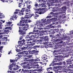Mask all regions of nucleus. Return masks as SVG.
Masks as SVG:
<instances>
[{"instance_id": "1", "label": "nucleus", "mask_w": 73, "mask_h": 73, "mask_svg": "<svg viewBox=\"0 0 73 73\" xmlns=\"http://www.w3.org/2000/svg\"><path fill=\"white\" fill-rule=\"evenodd\" d=\"M26 51H24L23 52H19L18 53L17 56L18 57H19L20 58H21L23 56V57H26L25 59V61H27L28 62H34V61H39V58L37 57H36V58L35 59H28L29 58H31V57H32V55H28L26 54Z\"/></svg>"}, {"instance_id": "2", "label": "nucleus", "mask_w": 73, "mask_h": 73, "mask_svg": "<svg viewBox=\"0 0 73 73\" xmlns=\"http://www.w3.org/2000/svg\"><path fill=\"white\" fill-rule=\"evenodd\" d=\"M66 7L65 6L61 8H60L58 10L59 12L55 13H53L52 12H51L50 14V16H47L46 18H52V17L54 16L56 17H58V15L60 14H62V16H65L66 15Z\"/></svg>"}, {"instance_id": "3", "label": "nucleus", "mask_w": 73, "mask_h": 73, "mask_svg": "<svg viewBox=\"0 0 73 73\" xmlns=\"http://www.w3.org/2000/svg\"><path fill=\"white\" fill-rule=\"evenodd\" d=\"M24 19V17H22L21 18L22 21H20V27H19V29H23V28H24V29H26L25 28H28V27H29V25L28 23L22 24L24 23H25V21H27V20L25 19Z\"/></svg>"}, {"instance_id": "4", "label": "nucleus", "mask_w": 73, "mask_h": 73, "mask_svg": "<svg viewBox=\"0 0 73 73\" xmlns=\"http://www.w3.org/2000/svg\"><path fill=\"white\" fill-rule=\"evenodd\" d=\"M39 35L38 34H37L36 32H30L28 35H27L26 37L27 38H30L31 40H33L34 38L39 37Z\"/></svg>"}, {"instance_id": "5", "label": "nucleus", "mask_w": 73, "mask_h": 73, "mask_svg": "<svg viewBox=\"0 0 73 73\" xmlns=\"http://www.w3.org/2000/svg\"><path fill=\"white\" fill-rule=\"evenodd\" d=\"M23 12H25L26 15H29V13H31V10L27 9V8L23 7L22 8V10L20 11V12H19V16H23Z\"/></svg>"}, {"instance_id": "6", "label": "nucleus", "mask_w": 73, "mask_h": 73, "mask_svg": "<svg viewBox=\"0 0 73 73\" xmlns=\"http://www.w3.org/2000/svg\"><path fill=\"white\" fill-rule=\"evenodd\" d=\"M49 1L50 3L49 2H47V4H48V9H50V8H52L51 6H53V3H59L60 1V0H48Z\"/></svg>"}, {"instance_id": "7", "label": "nucleus", "mask_w": 73, "mask_h": 73, "mask_svg": "<svg viewBox=\"0 0 73 73\" xmlns=\"http://www.w3.org/2000/svg\"><path fill=\"white\" fill-rule=\"evenodd\" d=\"M60 31L58 34L54 36V38H60V37H61V36H64L65 35V33L63 32V29L60 30Z\"/></svg>"}, {"instance_id": "8", "label": "nucleus", "mask_w": 73, "mask_h": 73, "mask_svg": "<svg viewBox=\"0 0 73 73\" xmlns=\"http://www.w3.org/2000/svg\"><path fill=\"white\" fill-rule=\"evenodd\" d=\"M36 25L37 26V28L38 29H41V27L44 26L43 23H41L40 20H38L36 22Z\"/></svg>"}, {"instance_id": "9", "label": "nucleus", "mask_w": 73, "mask_h": 73, "mask_svg": "<svg viewBox=\"0 0 73 73\" xmlns=\"http://www.w3.org/2000/svg\"><path fill=\"white\" fill-rule=\"evenodd\" d=\"M15 66V68L18 70L20 67L18 65H16V64L15 63H12L10 64V65L9 66V69H10L11 70H12V67Z\"/></svg>"}, {"instance_id": "10", "label": "nucleus", "mask_w": 73, "mask_h": 73, "mask_svg": "<svg viewBox=\"0 0 73 73\" xmlns=\"http://www.w3.org/2000/svg\"><path fill=\"white\" fill-rule=\"evenodd\" d=\"M47 20L48 21V22H46L44 23V20L43 19H41L40 21V23H43V26H45V27H48V25H49L48 24H50V21L49 20V19H47Z\"/></svg>"}, {"instance_id": "11", "label": "nucleus", "mask_w": 73, "mask_h": 73, "mask_svg": "<svg viewBox=\"0 0 73 73\" xmlns=\"http://www.w3.org/2000/svg\"><path fill=\"white\" fill-rule=\"evenodd\" d=\"M19 12H21L20 11H15L14 13V14L13 15V16L12 18H10V20H14V19L15 20H17V15H16L17 14H18L19 15V14H20Z\"/></svg>"}, {"instance_id": "12", "label": "nucleus", "mask_w": 73, "mask_h": 73, "mask_svg": "<svg viewBox=\"0 0 73 73\" xmlns=\"http://www.w3.org/2000/svg\"><path fill=\"white\" fill-rule=\"evenodd\" d=\"M51 21H50V24H49L51 25H52L51 26L52 28H54L55 27V24L54 23H52L51 24V23H53V21H57V18H52L51 19Z\"/></svg>"}, {"instance_id": "13", "label": "nucleus", "mask_w": 73, "mask_h": 73, "mask_svg": "<svg viewBox=\"0 0 73 73\" xmlns=\"http://www.w3.org/2000/svg\"><path fill=\"white\" fill-rule=\"evenodd\" d=\"M26 29H24V28H23V29H20L19 31V35L21 36H24V35L26 33Z\"/></svg>"}, {"instance_id": "14", "label": "nucleus", "mask_w": 73, "mask_h": 73, "mask_svg": "<svg viewBox=\"0 0 73 73\" xmlns=\"http://www.w3.org/2000/svg\"><path fill=\"white\" fill-rule=\"evenodd\" d=\"M37 11L35 12V13H38L39 14H44V10L41 9H38Z\"/></svg>"}, {"instance_id": "15", "label": "nucleus", "mask_w": 73, "mask_h": 73, "mask_svg": "<svg viewBox=\"0 0 73 73\" xmlns=\"http://www.w3.org/2000/svg\"><path fill=\"white\" fill-rule=\"evenodd\" d=\"M24 64H26V62H24V63H22L20 65H21V66H22L23 68L24 69H30V67L29 66H24L23 65H24Z\"/></svg>"}, {"instance_id": "16", "label": "nucleus", "mask_w": 73, "mask_h": 73, "mask_svg": "<svg viewBox=\"0 0 73 73\" xmlns=\"http://www.w3.org/2000/svg\"><path fill=\"white\" fill-rule=\"evenodd\" d=\"M18 44L20 46H23L24 45H25V40H23L21 41H19L18 42Z\"/></svg>"}, {"instance_id": "17", "label": "nucleus", "mask_w": 73, "mask_h": 73, "mask_svg": "<svg viewBox=\"0 0 73 73\" xmlns=\"http://www.w3.org/2000/svg\"><path fill=\"white\" fill-rule=\"evenodd\" d=\"M30 13H29V15L28 14H26L25 15V17H24V18L25 19H29V18H31V17L33 16V15H34V14H32V15H30Z\"/></svg>"}, {"instance_id": "18", "label": "nucleus", "mask_w": 73, "mask_h": 73, "mask_svg": "<svg viewBox=\"0 0 73 73\" xmlns=\"http://www.w3.org/2000/svg\"><path fill=\"white\" fill-rule=\"evenodd\" d=\"M55 41L56 42L57 41H60L59 42H58V43L60 44H62L63 42L62 41V37L59 38L58 39H56Z\"/></svg>"}, {"instance_id": "19", "label": "nucleus", "mask_w": 73, "mask_h": 73, "mask_svg": "<svg viewBox=\"0 0 73 73\" xmlns=\"http://www.w3.org/2000/svg\"><path fill=\"white\" fill-rule=\"evenodd\" d=\"M36 40H32L31 39H28L27 42V44H32L33 42H36Z\"/></svg>"}, {"instance_id": "20", "label": "nucleus", "mask_w": 73, "mask_h": 73, "mask_svg": "<svg viewBox=\"0 0 73 73\" xmlns=\"http://www.w3.org/2000/svg\"><path fill=\"white\" fill-rule=\"evenodd\" d=\"M37 62H30L29 63L27 64V65H29V66H33V65H35V64H37Z\"/></svg>"}, {"instance_id": "21", "label": "nucleus", "mask_w": 73, "mask_h": 73, "mask_svg": "<svg viewBox=\"0 0 73 73\" xmlns=\"http://www.w3.org/2000/svg\"><path fill=\"white\" fill-rule=\"evenodd\" d=\"M40 7V5L39 6H38V3H36V4L35 5V7L33 8L34 9L35 11H37V10H38V8H37V7Z\"/></svg>"}, {"instance_id": "22", "label": "nucleus", "mask_w": 73, "mask_h": 73, "mask_svg": "<svg viewBox=\"0 0 73 73\" xmlns=\"http://www.w3.org/2000/svg\"><path fill=\"white\" fill-rule=\"evenodd\" d=\"M20 57H18L16 58L15 60H10V61L11 62H15L16 61V62H17L18 61H19V59H20Z\"/></svg>"}, {"instance_id": "23", "label": "nucleus", "mask_w": 73, "mask_h": 73, "mask_svg": "<svg viewBox=\"0 0 73 73\" xmlns=\"http://www.w3.org/2000/svg\"><path fill=\"white\" fill-rule=\"evenodd\" d=\"M58 60H59V59H57L56 58H54V60L53 61V62H52V63L49 65L50 66H52V64H56L55 62H58Z\"/></svg>"}, {"instance_id": "24", "label": "nucleus", "mask_w": 73, "mask_h": 73, "mask_svg": "<svg viewBox=\"0 0 73 73\" xmlns=\"http://www.w3.org/2000/svg\"><path fill=\"white\" fill-rule=\"evenodd\" d=\"M25 6V4H23V2H21L19 3L18 7L19 8H21L22 7H24Z\"/></svg>"}, {"instance_id": "25", "label": "nucleus", "mask_w": 73, "mask_h": 73, "mask_svg": "<svg viewBox=\"0 0 73 73\" xmlns=\"http://www.w3.org/2000/svg\"><path fill=\"white\" fill-rule=\"evenodd\" d=\"M1 30H0V32H1ZM3 31L4 32V33H0V35H3V34L6 33V34H8L9 32V31L8 30H4Z\"/></svg>"}, {"instance_id": "26", "label": "nucleus", "mask_w": 73, "mask_h": 73, "mask_svg": "<svg viewBox=\"0 0 73 73\" xmlns=\"http://www.w3.org/2000/svg\"><path fill=\"white\" fill-rule=\"evenodd\" d=\"M12 24V22H7L6 23V25H5V27L6 26H8V27H10L11 26V27H12L13 25V24H12L11 25V24Z\"/></svg>"}, {"instance_id": "27", "label": "nucleus", "mask_w": 73, "mask_h": 73, "mask_svg": "<svg viewBox=\"0 0 73 73\" xmlns=\"http://www.w3.org/2000/svg\"><path fill=\"white\" fill-rule=\"evenodd\" d=\"M33 54H34L35 55H37L38 54V53L39 52L38 51H37L36 50H33Z\"/></svg>"}, {"instance_id": "28", "label": "nucleus", "mask_w": 73, "mask_h": 73, "mask_svg": "<svg viewBox=\"0 0 73 73\" xmlns=\"http://www.w3.org/2000/svg\"><path fill=\"white\" fill-rule=\"evenodd\" d=\"M71 61H72V60L70 59H69L66 61L67 65H69L70 64H72V62H71Z\"/></svg>"}, {"instance_id": "29", "label": "nucleus", "mask_w": 73, "mask_h": 73, "mask_svg": "<svg viewBox=\"0 0 73 73\" xmlns=\"http://www.w3.org/2000/svg\"><path fill=\"white\" fill-rule=\"evenodd\" d=\"M46 44H47V45H48V46L49 48H52L53 47V45H52V44L49 43L48 42H46Z\"/></svg>"}, {"instance_id": "30", "label": "nucleus", "mask_w": 73, "mask_h": 73, "mask_svg": "<svg viewBox=\"0 0 73 73\" xmlns=\"http://www.w3.org/2000/svg\"><path fill=\"white\" fill-rule=\"evenodd\" d=\"M48 26L47 27H47L46 28L44 27V28H41V29H39V30H44V29L45 30L46 29H50V27H50V26L49 25V24H48Z\"/></svg>"}, {"instance_id": "31", "label": "nucleus", "mask_w": 73, "mask_h": 73, "mask_svg": "<svg viewBox=\"0 0 73 73\" xmlns=\"http://www.w3.org/2000/svg\"><path fill=\"white\" fill-rule=\"evenodd\" d=\"M50 31H48L49 32H52V34H53V35H54V34H55V33H56V29H55V30H53V29H50Z\"/></svg>"}, {"instance_id": "32", "label": "nucleus", "mask_w": 73, "mask_h": 73, "mask_svg": "<svg viewBox=\"0 0 73 73\" xmlns=\"http://www.w3.org/2000/svg\"><path fill=\"white\" fill-rule=\"evenodd\" d=\"M19 48L20 49V50H25V49H27V47H20Z\"/></svg>"}, {"instance_id": "33", "label": "nucleus", "mask_w": 73, "mask_h": 73, "mask_svg": "<svg viewBox=\"0 0 73 73\" xmlns=\"http://www.w3.org/2000/svg\"><path fill=\"white\" fill-rule=\"evenodd\" d=\"M55 58L56 57V58H60V59L59 60V61H61L62 60V55H59V56H55Z\"/></svg>"}, {"instance_id": "34", "label": "nucleus", "mask_w": 73, "mask_h": 73, "mask_svg": "<svg viewBox=\"0 0 73 73\" xmlns=\"http://www.w3.org/2000/svg\"><path fill=\"white\" fill-rule=\"evenodd\" d=\"M58 20L59 21H60L61 22L64 21V18H61V16H59V18H58Z\"/></svg>"}, {"instance_id": "35", "label": "nucleus", "mask_w": 73, "mask_h": 73, "mask_svg": "<svg viewBox=\"0 0 73 73\" xmlns=\"http://www.w3.org/2000/svg\"><path fill=\"white\" fill-rule=\"evenodd\" d=\"M49 37L48 36H46L44 37V38L45 39L46 41H49Z\"/></svg>"}, {"instance_id": "36", "label": "nucleus", "mask_w": 73, "mask_h": 73, "mask_svg": "<svg viewBox=\"0 0 73 73\" xmlns=\"http://www.w3.org/2000/svg\"><path fill=\"white\" fill-rule=\"evenodd\" d=\"M54 72L56 73H60L61 72H62V71L61 70H54Z\"/></svg>"}, {"instance_id": "37", "label": "nucleus", "mask_w": 73, "mask_h": 73, "mask_svg": "<svg viewBox=\"0 0 73 73\" xmlns=\"http://www.w3.org/2000/svg\"><path fill=\"white\" fill-rule=\"evenodd\" d=\"M39 65L38 64H36L35 65V66L33 67V68H36L37 69H38L39 68Z\"/></svg>"}, {"instance_id": "38", "label": "nucleus", "mask_w": 73, "mask_h": 73, "mask_svg": "<svg viewBox=\"0 0 73 73\" xmlns=\"http://www.w3.org/2000/svg\"><path fill=\"white\" fill-rule=\"evenodd\" d=\"M40 6H41V7H44V8L47 7L45 5V3H42L41 5H40Z\"/></svg>"}, {"instance_id": "39", "label": "nucleus", "mask_w": 73, "mask_h": 73, "mask_svg": "<svg viewBox=\"0 0 73 73\" xmlns=\"http://www.w3.org/2000/svg\"><path fill=\"white\" fill-rule=\"evenodd\" d=\"M39 68H40L38 70V72H41L42 71V67H39Z\"/></svg>"}, {"instance_id": "40", "label": "nucleus", "mask_w": 73, "mask_h": 73, "mask_svg": "<svg viewBox=\"0 0 73 73\" xmlns=\"http://www.w3.org/2000/svg\"><path fill=\"white\" fill-rule=\"evenodd\" d=\"M63 64L64 65V68H67L68 67V64H66V62H65V61H64L63 62Z\"/></svg>"}, {"instance_id": "41", "label": "nucleus", "mask_w": 73, "mask_h": 73, "mask_svg": "<svg viewBox=\"0 0 73 73\" xmlns=\"http://www.w3.org/2000/svg\"><path fill=\"white\" fill-rule=\"evenodd\" d=\"M19 72L21 73H24V69H20L19 70Z\"/></svg>"}, {"instance_id": "42", "label": "nucleus", "mask_w": 73, "mask_h": 73, "mask_svg": "<svg viewBox=\"0 0 73 73\" xmlns=\"http://www.w3.org/2000/svg\"><path fill=\"white\" fill-rule=\"evenodd\" d=\"M48 69L49 68H47L46 69L47 72L48 73H53V72L50 71V70Z\"/></svg>"}, {"instance_id": "43", "label": "nucleus", "mask_w": 73, "mask_h": 73, "mask_svg": "<svg viewBox=\"0 0 73 73\" xmlns=\"http://www.w3.org/2000/svg\"><path fill=\"white\" fill-rule=\"evenodd\" d=\"M28 54H33V50L32 51H29L27 52Z\"/></svg>"}, {"instance_id": "44", "label": "nucleus", "mask_w": 73, "mask_h": 73, "mask_svg": "<svg viewBox=\"0 0 73 73\" xmlns=\"http://www.w3.org/2000/svg\"><path fill=\"white\" fill-rule=\"evenodd\" d=\"M10 29V30H11V31L12 30V28L9 27H7L5 28V29Z\"/></svg>"}, {"instance_id": "45", "label": "nucleus", "mask_w": 73, "mask_h": 73, "mask_svg": "<svg viewBox=\"0 0 73 73\" xmlns=\"http://www.w3.org/2000/svg\"><path fill=\"white\" fill-rule=\"evenodd\" d=\"M61 6V4L58 3V4L56 5V8H59Z\"/></svg>"}, {"instance_id": "46", "label": "nucleus", "mask_w": 73, "mask_h": 73, "mask_svg": "<svg viewBox=\"0 0 73 73\" xmlns=\"http://www.w3.org/2000/svg\"><path fill=\"white\" fill-rule=\"evenodd\" d=\"M39 16H38V15L37 14H36L35 15H34V17L35 18V19H36V17H38Z\"/></svg>"}, {"instance_id": "47", "label": "nucleus", "mask_w": 73, "mask_h": 73, "mask_svg": "<svg viewBox=\"0 0 73 73\" xmlns=\"http://www.w3.org/2000/svg\"><path fill=\"white\" fill-rule=\"evenodd\" d=\"M70 36H67L66 40L68 41V42H69V40H70Z\"/></svg>"}, {"instance_id": "48", "label": "nucleus", "mask_w": 73, "mask_h": 73, "mask_svg": "<svg viewBox=\"0 0 73 73\" xmlns=\"http://www.w3.org/2000/svg\"><path fill=\"white\" fill-rule=\"evenodd\" d=\"M59 51H60L59 50H54L53 51V54H55V53H56V52H58Z\"/></svg>"}, {"instance_id": "49", "label": "nucleus", "mask_w": 73, "mask_h": 73, "mask_svg": "<svg viewBox=\"0 0 73 73\" xmlns=\"http://www.w3.org/2000/svg\"><path fill=\"white\" fill-rule=\"evenodd\" d=\"M68 71L70 72L69 73H73V70L69 69Z\"/></svg>"}, {"instance_id": "50", "label": "nucleus", "mask_w": 73, "mask_h": 73, "mask_svg": "<svg viewBox=\"0 0 73 73\" xmlns=\"http://www.w3.org/2000/svg\"><path fill=\"white\" fill-rule=\"evenodd\" d=\"M4 1H3L2 2H3L4 3H5V2L8 3V1H9V0H4Z\"/></svg>"}, {"instance_id": "51", "label": "nucleus", "mask_w": 73, "mask_h": 73, "mask_svg": "<svg viewBox=\"0 0 73 73\" xmlns=\"http://www.w3.org/2000/svg\"><path fill=\"white\" fill-rule=\"evenodd\" d=\"M58 47L57 45H56L54 46V49L56 50V49H58Z\"/></svg>"}, {"instance_id": "52", "label": "nucleus", "mask_w": 73, "mask_h": 73, "mask_svg": "<svg viewBox=\"0 0 73 73\" xmlns=\"http://www.w3.org/2000/svg\"><path fill=\"white\" fill-rule=\"evenodd\" d=\"M24 37V35H21V36L19 38V40H21V39H23V38Z\"/></svg>"}, {"instance_id": "53", "label": "nucleus", "mask_w": 73, "mask_h": 73, "mask_svg": "<svg viewBox=\"0 0 73 73\" xmlns=\"http://www.w3.org/2000/svg\"><path fill=\"white\" fill-rule=\"evenodd\" d=\"M65 35L64 36H63V39H64V40H66V38H67V36H66L65 37H64Z\"/></svg>"}, {"instance_id": "54", "label": "nucleus", "mask_w": 73, "mask_h": 73, "mask_svg": "<svg viewBox=\"0 0 73 73\" xmlns=\"http://www.w3.org/2000/svg\"><path fill=\"white\" fill-rule=\"evenodd\" d=\"M55 25H57L58 24H60V21L56 22V23H54Z\"/></svg>"}, {"instance_id": "55", "label": "nucleus", "mask_w": 73, "mask_h": 73, "mask_svg": "<svg viewBox=\"0 0 73 73\" xmlns=\"http://www.w3.org/2000/svg\"><path fill=\"white\" fill-rule=\"evenodd\" d=\"M40 41H41V40H39L38 41H37L36 43L37 44H38V43H40Z\"/></svg>"}, {"instance_id": "56", "label": "nucleus", "mask_w": 73, "mask_h": 73, "mask_svg": "<svg viewBox=\"0 0 73 73\" xmlns=\"http://www.w3.org/2000/svg\"><path fill=\"white\" fill-rule=\"evenodd\" d=\"M57 46H58V48H61L62 45L61 44H59L58 45H57Z\"/></svg>"}, {"instance_id": "57", "label": "nucleus", "mask_w": 73, "mask_h": 73, "mask_svg": "<svg viewBox=\"0 0 73 73\" xmlns=\"http://www.w3.org/2000/svg\"><path fill=\"white\" fill-rule=\"evenodd\" d=\"M57 64V65H62V62H60L59 63H58Z\"/></svg>"}, {"instance_id": "58", "label": "nucleus", "mask_w": 73, "mask_h": 73, "mask_svg": "<svg viewBox=\"0 0 73 73\" xmlns=\"http://www.w3.org/2000/svg\"><path fill=\"white\" fill-rule=\"evenodd\" d=\"M31 5H29L28 6H27V8H28V9H29V10H30V9H31Z\"/></svg>"}, {"instance_id": "59", "label": "nucleus", "mask_w": 73, "mask_h": 73, "mask_svg": "<svg viewBox=\"0 0 73 73\" xmlns=\"http://www.w3.org/2000/svg\"><path fill=\"white\" fill-rule=\"evenodd\" d=\"M7 38H8V37H5L4 38V39L5 41H8V39Z\"/></svg>"}, {"instance_id": "60", "label": "nucleus", "mask_w": 73, "mask_h": 73, "mask_svg": "<svg viewBox=\"0 0 73 73\" xmlns=\"http://www.w3.org/2000/svg\"><path fill=\"white\" fill-rule=\"evenodd\" d=\"M44 58H45V56H43V57H42L41 60L42 61H43V62H44H44H45V61H44Z\"/></svg>"}, {"instance_id": "61", "label": "nucleus", "mask_w": 73, "mask_h": 73, "mask_svg": "<svg viewBox=\"0 0 73 73\" xmlns=\"http://www.w3.org/2000/svg\"><path fill=\"white\" fill-rule=\"evenodd\" d=\"M39 1H40V3H44L45 1L44 0H40Z\"/></svg>"}, {"instance_id": "62", "label": "nucleus", "mask_w": 73, "mask_h": 73, "mask_svg": "<svg viewBox=\"0 0 73 73\" xmlns=\"http://www.w3.org/2000/svg\"><path fill=\"white\" fill-rule=\"evenodd\" d=\"M28 70H24V73H27L28 72Z\"/></svg>"}, {"instance_id": "63", "label": "nucleus", "mask_w": 73, "mask_h": 73, "mask_svg": "<svg viewBox=\"0 0 73 73\" xmlns=\"http://www.w3.org/2000/svg\"><path fill=\"white\" fill-rule=\"evenodd\" d=\"M61 54V52H58L57 53H55V54L56 55H58V54Z\"/></svg>"}, {"instance_id": "64", "label": "nucleus", "mask_w": 73, "mask_h": 73, "mask_svg": "<svg viewBox=\"0 0 73 73\" xmlns=\"http://www.w3.org/2000/svg\"><path fill=\"white\" fill-rule=\"evenodd\" d=\"M7 72L8 73H13V71H11L8 70L7 71Z\"/></svg>"}]
</instances>
